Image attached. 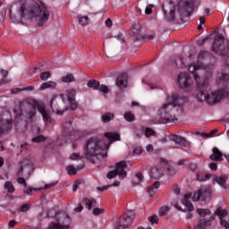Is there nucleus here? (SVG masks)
<instances>
[{"mask_svg": "<svg viewBox=\"0 0 229 229\" xmlns=\"http://www.w3.org/2000/svg\"><path fill=\"white\" fill-rule=\"evenodd\" d=\"M189 72L193 74V78L197 83L198 93L196 98L198 101L203 103L205 101L208 105H217L221 103L223 99H226L229 97L228 88H223L216 91H211L210 83L208 78H203L205 70L201 69V64H192L189 66Z\"/></svg>", "mask_w": 229, "mask_h": 229, "instance_id": "f257e3e1", "label": "nucleus"}, {"mask_svg": "<svg viewBox=\"0 0 229 229\" xmlns=\"http://www.w3.org/2000/svg\"><path fill=\"white\" fill-rule=\"evenodd\" d=\"M10 21L13 24H22L24 19H38V26H44L49 21V10L44 4L32 3L27 8L20 6L14 11L10 10Z\"/></svg>", "mask_w": 229, "mask_h": 229, "instance_id": "f03ea898", "label": "nucleus"}, {"mask_svg": "<svg viewBox=\"0 0 229 229\" xmlns=\"http://www.w3.org/2000/svg\"><path fill=\"white\" fill-rule=\"evenodd\" d=\"M187 97L174 93L167 97V102L157 111V115L163 123H176L180 115L183 114V105L187 103Z\"/></svg>", "mask_w": 229, "mask_h": 229, "instance_id": "7ed1b4c3", "label": "nucleus"}, {"mask_svg": "<svg viewBox=\"0 0 229 229\" xmlns=\"http://www.w3.org/2000/svg\"><path fill=\"white\" fill-rule=\"evenodd\" d=\"M105 137L109 140V143L106 145L101 138L94 137L86 141L84 157L87 158L92 164H96L98 157H106V151L112 142L115 140H121V136L114 132H106Z\"/></svg>", "mask_w": 229, "mask_h": 229, "instance_id": "20e7f679", "label": "nucleus"}, {"mask_svg": "<svg viewBox=\"0 0 229 229\" xmlns=\"http://www.w3.org/2000/svg\"><path fill=\"white\" fill-rule=\"evenodd\" d=\"M72 219L69 214L60 211L55 214V222H51L47 229H70Z\"/></svg>", "mask_w": 229, "mask_h": 229, "instance_id": "39448f33", "label": "nucleus"}, {"mask_svg": "<svg viewBox=\"0 0 229 229\" xmlns=\"http://www.w3.org/2000/svg\"><path fill=\"white\" fill-rule=\"evenodd\" d=\"M50 108L54 114L62 115L64 112H67L69 106L65 105V99H64V97L56 95L50 101Z\"/></svg>", "mask_w": 229, "mask_h": 229, "instance_id": "423d86ee", "label": "nucleus"}, {"mask_svg": "<svg viewBox=\"0 0 229 229\" xmlns=\"http://www.w3.org/2000/svg\"><path fill=\"white\" fill-rule=\"evenodd\" d=\"M177 7L181 17H191L194 12V0H180Z\"/></svg>", "mask_w": 229, "mask_h": 229, "instance_id": "0eeeda50", "label": "nucleus"}, {"mask_svg": "<svg viewBox=\"0 0 229 229\" xmlns=\"http://www.w3.org/2000/svg\"><path fill=\"white\" fill-rule=\"evenodd\" d=\"M135 219V213L133 211H127L118 218L115 223L116 229L129 228Z\"/></svg>", "mask_w": 229, "mask_h": 229, "instance_id": "6e6552de", "label": "nucleus"}, {"mask_svg": "<svg viewBox=\"0 0 229 229\" xmlns=\"http://www.w3.org/2000/svg\"><path fill=\"white\" fill-rule=\"evenodd\" d=\"M221 46H222V55L225 56V55H228V51H229L228 42L225 39V37H223V35H218L217 37L215 38V40L213 43L214 53H218Z\"/></svg>", "mask_w": 229, "mask_h": 229, "instance_id": "1a4fd4ad", "label": "nucleus"}, {"mask_svg": "<svg viewBox=\"0 0 229 229\" xmlns=\"http://www.w3.org/2000/svg\"><path fill=\"white\" fill-rule=\"evenodd\" d=\"M178 83L181 89L189 90L192 87V80L191 79V75H189L188 72L180 73L178 76Z\"/></svg>", "mask_w": 229, "mask_h": 229, "instance_id": "9d476101", "label": "nucleus"}, {"mask_svg": "<svg viewBox=\"0 0 229 229\" xmlns=\"http://www.w3.org/2000/svg\"><path fill=\"white\" fill-rule=\"evenodd\" d=\"M162 10L165 15V21H174L175 14H174V10H175V5L173 2H170L166 5H162Z\"/></svg>", "mask_w": 229, "mask_h": 229, "instance_id": "9b49d317", "label": "nucleus"}, {"mask_svg": "<svg viewBox=\"0 0 229 229\" xmlns=\"http://www.w3.org/2000/svg\"><path fill=\"white\" fill-rule=\"evenodd\" d=\"M211 196H212V190L210 188L200 189L194 192L192 200L199 201V199H201L202 201H205V199H208V198H210Z\"/></svg>", "mask_w": 229, "mask_h": 229, "instance_id": "f8f14e48", "label": "nucleus"}, {"mask_svg": "<svg viewBox=\"0 0 229 229\" xmlns=\"http://www.w3.org/2000/svg\"><path fill=\"white\" fill-rule=\"evenodd\" d=\"M126 167H128L126 161H121L119 163H116L114 171H116V174L120 177V180H124V178H126Z\"/></svg>", "mask_w": 229, "mask_h": 229, "instance_id": "ddd939ff", "label": "nucleus"}, {"mask_svg": "<svg viewBox=\"0 0 229 229\" xmlns=\"http://www.w3.org/2000/svg\"><path fill=\"white\" fill-rule=\"evenodd\" d=\"M12 119L4 120L3 118H0V135H4V133L10 131V130H12Z\"/></svg>", "mask_w": 229, "mask_h": 229, "instance_id": "4468645a", "label": "nucleus"}, {"mask_svg": "<svg viewBox=\"0 0 229 229\" xmlns=\"http://www.w3.org/2000/svg\"><path fill=\"white\" fill-rule=\"evenodd\" d=\"M140 30H142V26L139 23V21H134L131 30L130 35L139 40L140 38Z\"/></svg>", "mask_w": 229, "mask_h": 229, "instance_id": "2eb2a0df", "label": "nucleus"}, {"mask_svg": "<svg viewBox=\"0 0 229 229\" xmlns=\"http://www.w3.org/2000/svg\"><path fill=\"white\" fill-rule=\"evenodd\" d=\"M115 85L121 89H126V87H128V74L121 73L118 75L116 78Z\"/></svg>", "mask_w": 229, "mask_h": 229, "instance_id": "dca6fc26", "label": "nucleus"}, {"mask_svg": "<svg viewBox=\"0 0 229 229\" xmlns=\"http://www.w3.org/2000/svg\"><path fill=\"white\" fill-rule=\"evenodd\" d=\"M171 140H173V142H175V144L182 146V148H189V146H191V142L187 141V140L182 136L172 135Z\"/></svg>", "mask_w": 229, "mask_h": 229, "instance_id": "f3484780", "label": "nucleus"}, {"mask_svg": "<svg viewBox=\"0 0 229 229\" xmlns=\"http://www.w3.org/2000/svg\"><path fill=\"white\" fill-rule=\"evenodd\" d=\"M38 110L41 114L45 123H51V115L49 114V112L46 110V106H44V104L38 105Z\"/></svg>", "mask_w": 229, "mask_h": 229, "instance_id": "a211bd4d", "label": "nucleus"}, {"mask_svg": "<svg viewBox=\"0 0 229 229\" xmlns=\"http://www.w3.org/2000/svg\"><path fill=\"white\" fill-rule=\"evenodd\" d=\"M226 180H228V176L225 174L213 175V182L218 183L223 189H226Z\"/></svg>", "mask_w": 229, "mask_h": 229, "instance_id": "6ab92c4d", "label": "nucleus"}, {"mask_svg": "<svg viewBox=\"0 0 229 229\" xmlns=\"http://www.w3.org/2000/svg\"><path fill=\"white\" fill-rule=\"evenodd\" d=\"M213 154L209 157L210 160L216 161V162H223V153L219 148L216 147H214L213 149Z\"/></svg>", "mask_w": 229, "mask_h": 229, "instance_id": "aec40b11", "label": "nucleus"}, {"mask_svg": "<svg viewBox=\"0 0 229 229\" xmlns=\"http://www.w3.org/2000/svg\"><path fill=\"white\" fill-rule=\"evenodd\" d=\"M191 198H192V193L185 194L183 199H182V205H185L187 210L192 212V210H194V206L192 205V202L189 200Z\"/></svg>", "mask_w": 229, "mask_h": 229, "instance_id": "412c9836", "label": "nucleus"}, {"mask_svg": "<svg viewBox=\"0 0 229 229\" xmlns=\"http://www.w3.org/2000/svg\"><path fill=\"white\" fill-rule=\"evenodd\" d=\"M162 176H164L162 169L157 166H154L150 169V178H153L154 180H158L159 178H162Z\"/></svg>", "mask_w": 229, "mask_h": 229, "instance_id": "4be33fe9", "label": "nucleus"}, {"mask_svg": "<svg viewBox=\"0 0 229 229\" xmlns=\"http://www.w3.org/2000/svg\"><path fill=\"white\" fill-rule=\"evenodd\" d=\"M215 216H217L219 217L220 225H222V221H227V220H225V217L228 216V210L224 209L222 207H219L216 210Z\"/></svg>", "mask_w": 229, "mask_h": 229, "instance_id": "5701e85b", "label": "nucleus"}, {"mask_svg": "<svg viewBox=\"0 0 229 229\" xmlns=\"http://www.w3.org/2000/svg\"><path fill=\"white\" fill-rule=\"evenodd\" d=\"M83 205L88 208V210H92L93 207H96L98 205V202L94 199H89L85 198L82 200Z\"/></svg>", "mask_w": 229, "mask_h": 229, "instance_id": "b1692460", "label": "nucleus"}, {"mask_svg": "<svg viewBox=\"0 0 229 229\" xmlns=\"http://www.w3.org/2000/svg\"><path fill=\"white\" fill-rule=\"evenodd\" d=\"M62 83H74L76 81V77L72 73H67L61 77Z\"/></svg>", "mask_w": 229, "mask_h": 229, "instance_id": "393cba45", "label": "nucleus"}, {"mask_svg": "<svg viewBox=\"0 0 229 229\" xmlns=\"http://www.w3.org/2000/svg\"><path fill=\"white\" fill-rule=\"evenodd\" d=\"M207 226H212V223L205 219L200 220L193 229H207Z\"/></svg>", "mask_w": 229, "mask_h": 229, "instance_id": "a878e982", "label": "nucleus"}, {"mask_svg": "<svg viewBox=\"0 0 229 229\" xmlns=\"http://www.w3.org/2000/svg\"><path fill=\"white\" fill-rule=\"evenodd\" d=\"M159 187H160V182H159L158 181H156V182L149 187V189L148 190V192L149 196H154Z\"/></svg>", "mask_w": 229, "mask_h": 229, "instance_id": "bb28decb", "label": "nucleus"}, {"mask_svg": "<svg viewBox=\"0 0 229 229\" xmlns=\"http://www.w3.org/2000/svg\"><path fill=\"white\" fill-rule=\"evenodd\" d=\"M83 167H85V165L78 166L77 169L74 168V166H72V165H68L66 167V170H67L68 174L72 176V175L76 174V173H78V171H81V169H83Z\"/></svg>", "mask_w": 229, "mask_h": 229, "instance_id": "cd10ccee", "label": "nucleus"}, {"mask_svg": "<svg viewBox=\"0 0 229 229\" xmlns=\"http://www.w3.org/2000/svg\"><path fill=\"white\" fill-rule=\"evenodd\" d=\"M99 85H100L99 81L96 80H90L88 81L89 89H92L93 90H98Z\"/></svg>", "mask_w": 229, "mask_h": 229, "instance_id": "c85d7f7f", "label": "nucleus"}, {"mask_svg": "<svg viewBox=\"0 0 229 229\" xmlns=\"http://www.w3.org/2000/svg\"><path fill=\"white\" fill-rule=\"evenodd\" d=\"M77 20L81 26H87L89 24V16H77Z\"/></svg>", "mask_w": 229, "mask_h": 229, "instance_id": "c756f323", "label": "nucleus"}, {"mask_svg": "<svg viewBox=\"0 0 229 229\" xmlns=\"http://www.w3.org/2000/svg\"><path fill=\"white\" fill-rule=\"evenodd\" d=\"M66 97L68 98V101H74L76 99V89L66 90Z\"/></svg>", "mask_w": 229, "mask_h": 229, "instance_id": "7c9ffc66", "label": "nucleus"}, {"mask_svg": "<svg viewBox=\"0 0 229 229\" xmlns=\"http://www.w3.org/2000/svg\"><path fill=\"white\" fill-rule=\"evenodd\" d=\"M123 117L125 119V121H127L128 123H133V121H135V114H133V113L131 112H126L123 114Z\"/></svg>", "mask_w": 229, "mask_h": 229, "instance_id": "2f4dec72", "label": "nucleus"}, {"mask_svg": "<svg viewBox=\"0 0 229 229\" xmlns=\"http://www.w3.org/2000/svg\"><path fill=\"white\" fill-rule=\"evenodd\" d=\"M114 119V114L112 113H106L102 115L103 123H110Z\"/></svg>", "mask_w": 229, "mask_h": 229, "instance_id": "473e14b6", "label": "nucleus"}, {"mask_svg": "<svg viewBox=\"0 0 229 229\" xmlns=\"http://www.w3.org/2000/svg\"><path fill=\"white\" fill-rule=\"evenodd\" d=\"M197 213H198L201 217H205V216H210V214H212V212L210 211V209H203V208H198V209H197Z\"/></svg>", "mask_w": 229, "mask_h": 229, "instance_id": "72a5a7b5", "label": "nucleus"}, {"mask_svg": "<svg viewBox=\"0 0 229 229\" xmlns=\"http://www.w3.org/2000/svg\"><path fill=\"white\" fill-rule=\"evenodd\" d=\"M197 178L199 182H207V180H210L212 178V174H199Z\"/></svg>", "mask_w": 229, "mask_h": 229, "instance_id": "f704fd0d", "label": "nucleus"}, {"mask_svg": "<svg viewBox=\"0 0 229 229\" xmlns=\"http://www.w3.org/2000/svg\"><path fill=\"white\" fill-rule=\"evenodd\" d=\"M4 187L7 192L9 193L15 192V187H13V184L12 183V182H6L4 184Z\"/></svg>", "mask_w": 229, "mask_h": 229, "instance_id": "c9c22d12", "label": "nucleus"}, {"mask_svg": "<svg viewBox=\"0 0 229 229\" xmlns=\"http://www.w3.org/2000/svg\"><path fill=\"white\" fill-rule=\"evenodd\" d=\"M155 136H157V132L153 129L146 128V130H145V137L149 139V137H155Z\"/></svg>", "mask_w": 229, "mask_h": 229, "instance_id": "e433bc0d", "label": "nucleus"}, {"mask_svg": "<svg viewBox=\"0 0 229 229\" xmlns=\"http://www.w3.org/2000/svg\"><path fill=\"white\" fill-rule=\"evenodd\" d=\"M33 191H42V189L31 188V186H28V184H27L24 186L23 193L30 195V194H31V192H33Z\"/></svg>", "mask_w": 229, "mask_h": 229, "instance_id": "4c0bfd02", "label": "nucleus"}, {"mask_svg": "<svg viewBox=\"0 0 229 229\" xmlns=\"http://www.w3.org/2000/svg\"><path fill=\"white\" fill-rule=\"evenodd\" d=\"M175 65L177 67H180V69H183V67H185V63H183V58L182 57H177L175 59Z\"/></svg>", "mask_w": 229, "mask_h": 229, "instance_id": "58836bf2", "label": "nucleus"}, {"mask_svg": "<svg viewBox=\"0 0 229 229\" xmlns=\"http://www.w3.org/2000/svg\"><path fill=\"white\" fill-rule=\"evenodd\" d=\"M40 78H41L42 81H47V80H49V78H51V72H41Z\"/></svg>", "mask_w": 229, "mask_h": 229, "instance_id": "ea45409f", "label": "nucleus"}, {"mask_svg": "<svg viewBox=\"0 0 229 229\" xmlns=\"http://www.w3.org/2000/svg\"><path fill=\"white\" fill-rule=\"evenodd\" d=\"M217 78L220 80V81H227V80H229V73L226 74L223 72H218Z\"/></svg>", "mask_w": 229, "mask_h": 229, "instance_id": "a19ab883", "label": "nucleus"}, {"mask_svg": "<svg viewBox=\"0 0 229 229\" xmlns=\"http://www.w3.org/2000/svg\"><path fill=\"white\" fill-rule=\"evenodd\" d=\"M98 90H100V92H103V94H108V92L110 91V89H108V86L103 84H99L98 86Z\"/></svg>", "mask_w": 229, "mask_h": 229, "instance_id": "79ce46f5", "label": "nucleus"}, {"mask_svg": "<svg viewBox=\"0 0 229 229\" xmlns=\"http://www.w3.org/2000/svg\"><path fill=\"white\" fill-rule=\"evenodd\" d=\"M117 175H118L117 171L111 170L107 173L106 178H108V180H112V179L115 178V176H117Z\"/></svg>", "mask_w": 229, "mask_h": 229, "instance_id": "37998d69", "label": "nucleus"}, {"mask_svg": "<svg viewBox=\"0 0 229 229\" xmlns=\"http://www.w3.org/2000/svg\"><path fill=\"white\" fill-rule=\"evenodd\" d=\"M148 221L151 225H158V216L153 215L152 216H149Z\"/></svg>", "mask_w": 229, "mask_h": 229, "instance_id": "c03bdc74", "label": "nucleus"}, {"mask_svg": "<svg viewBox=\"0 0 229 229\" xmlns=\"http://www.w3.org/2000/svg\"><path fill=\"white\" fill-rule=\"evenodd\" d=\"M103 212H105V209L99 208H95L92 210L93 216H101V214H103Z\"/></svg>", "mask_w": 229, "mask_h": 229, "instance_id": "a18cd8bd", "label": "nucleus"}, {"mask_svg": "<svg viewBox=\"0 0 229 229\" xmlns=\"http://www.w3.org/2000/svg\"><path fill=\"white\" fill-rule=\"evenodd\" d=\"M169 212V207L165 206L159 208V216H165Z\"/></svg>", "mask_w": 229, "mask_h": 229, "instance_id": "49530a36", "label": "nucleus"}, {"mask_svg": "<svg viewBox=\"0 0 229 229\" xmlns=\"http://www.w3.org/2000/svg\"><path fill=\"white\" fill-rule=\"evenodd\" d=\"M46 140V137L44 135H39L32 139V142H44Z\"/></svg>", "mask_w": 229, "mask_h": 229, "instance_id": "de8ad7c7", "label": "nucleus"}, {"mask_svg": "<svg viewBox=\"0 0 229 229\" xmlns=\"http://www.w3.org/2000/svg\"><path fill=\"white\" fill-rule=\"evenodd\" d=\"M30 208H31V204L27 203V204L22 205L21 207L20 210H21V212H28L30 210Z\"/></svg>", "mask_w": 229, "mask_h": 229, "instance_id": "09e8293b", "label": "nucleus"}, {"mask_svg": "<svg viewBox=\"0 0 229 229\" xmlns=\"http://www.w3.org/2000/svg\"><path fill=\"white\" fill-rule=\"evenodd\" d=\"M114 38L120 42V44H124V36L123 33H118L116 36H114Z\"/></svg>", "mask_w": 229, "mask_h": 229, "instance_id": "8fccbe9b", "label": "nucleus"}, {"mask_svg": "<svg viewBox=\"0 0 229 229\" xmlns=\"http://www.w3.org/2000/svg\"><path fill=\"white\" fill-rule=\"evenodd\" d=\"M70 103V108L71 110H76L78 108V104H76V99L74 100H68Z\"/></svg>", "mask_w": 229, "mask_h": 229, "instance_id": "3c124183", "label": "nucleus"}, {"mask_svg": "<svg viewBox=\"0 0 229 229\" xmlns=\"http://www.w3.org/2000/svg\"><path fill=\"white\" fill-rule=\"evenodd\" d=\"M71 160H81V158H85V157L79 156L77 153H73L70 157Z\"/></svg>", "mask_w": 229, "mask_h": 229, "instance_id": "603ef678", "label": "nucleus"}, {"mask_svg": "<svg viewBox=\"0 0 229 229\" xmlns=\"http://www.w3.org/2000/svg\"><path fill=\"white\" fill-rule=\"evenodd\" d=\"M17 182L20 183L21 185H23V187L28 185V182H26V179H24L23 177H19L17 179Z\"/></svg>", "mask_w": 229, "mask_h": 229, "instance_id": "864d4df0", "label": "nucleus"}, {"mask_svg": "<svg viewBox=\"0 0 229 229\" xmlns=\"http://www.w3.org/2000/svg\"><path fill=\"white\" fill-rule=\"evenodd\" d=\"M167 171L171 176L176 174V169H174L173 166H168Z\"/></svg>", "mask_w": 229, "mask_h": 229, "instance_id": "5fc2aeb1", "label": "nucleus"}, {"mask_svg": "<svg viewBox=\"0 0 229 229\" xmlns=\"http://www.w3.org/2000/svg\"><path fill=\"white\" fill-rule=\"evenodd\" d=\"M110 187H112V185H106V186H103V187H98L97 191H98L99 192H103L108 189H110Z\"/></svg>", "mask_w": 229, "mask_h": 229, "instance_id": "6e6d98bb", "label": "nucleus"}, {"mask_svg": "<svg viewBox=\"0 0 229 229\" xmlns=\"http://www.w3.org/2000/svg\"><path fill=\"white\" fill-rule=\"evenodd\" d=\"M136 178L138 179V183H140V182H143L144 180V175L139 173V174H136Z\"/></svg>", "mask_w": 229, "mask_h": 229, "instance_id": "4d7b16f0", "label": "nucleus"}, {"mask_svg": "<svg viewBox=\"0 0 229 229\" xmlns=\"http://www.w3.org/2000/svg\"><path fill=\"white\" fill-rule=\"evenodd\" d=\"M142 154V148L140 147H136L134 148V155H141Z\"/></svg>", "mask_w": 229, "mask_h": 229, "instance_id": "13d9d810", "label": "nucleus"}, {"mask_svg": "<svg viewBox=\"0 0 229 229\" xmlns=\"http://www.w3.org/2000/svg\"><path fill=\"white\" fill-rule=\"evenodd\" d=\"M151 8H152V5L146 7L145 9L146 15H151V13H153V10Z\"/></svg>", "mask_w": 229, "mask_h": 229, "instance_id": "bf43d9fd", "label": "nucleus"}, {"mask_svg": "<svg viewBox=\"0 0 229 229\" xmlns=\"http://www.w3.org/2000/svg\"><path fill=\"white\" fill-rule=\"evenodd\" d=\"M209 168L211 169V171H217V164L210 163L209 164Z\"/></svg>", "mask_w": 229, "mask_h": 229, "instance_id": "052dcab7", "label": "nucleus"}, {"mask_svg": "<svg viewBox=\"0 0 229 229\" xmlns=\"http://www.w3.org/2000/svg\"><path fill=\"white\" fill-rule=\"evenodd\" d=\"M46 89H50L48 82H44V83L41 84V86H40V90H46Z\"/></svg>", "mask_w": 229, "mask_h": 229, "instance_id": "680f3d73", "label": "nucleus"}, {"mask_svg": "<svg viewBox=\"0 0 229 229\" xmlns=\"http://www.w3.org/2000/svg\"><path fill=\"white\" fill-rule=\"evenodd\" d=\"M0 74H1L2 77L7 78V77H8V71H6V70H1V71H0Z\"/></svg>", "mask_w": 229, "mask_h": 229, "instance_id": "e2e57ef3", "label": "nucleus"}, {"mask_svg": "<svg viewBox=\"0 0 229 229\" xmlns=\"http://www.w3.org/2000/svg\"><path fill=\"white\" fill-rule=\"evenodd\" d=\"M74 212L80 213L83 210V205L80 204L79 207L75 208Z\"/></svg>", "mask_w": 229, "mask_h": 229, "instance_id": "0e129e2a", "label": "nucleus"}, {"mask_svg": "<svg viewBox=\"0 0 229 229\" xmlns=\"http://www.w3.org/2000/svg\"><path fill=\"white\" fill-rule=\"evenodd\" d=\"M55 185H56V182L47 184V185H45V187L43 189L45 191H47V189H51V187H55Z\"/></svg>", "mask_w": 229, "mask_h": 229, "instance_id": "69168bd1", "label": "nucleus"}, {"mask_svg": "<svg viewBox=\"0 0 229 229\" xmlns=\"http://www.w3.org/2000/svg\"><path fill=\"white\" fill-rule=\"evenodd\" d=\"M112 24H113L112 20H111L110 18H108V19L106 21V26L107 28H112Z\"/></svg>", "mask_w": 229, "mask_h": 229, "instance_id": "338daca9", "label": "nucleus"}, {"mask_svg": "<svg viewBox=\"0 0 229 229\" xmlns=\"http://www.w3.org/2000/svg\"><path fill=\"white\" fill-rule=\"evenodd\" d=\"M146 38L147 40H153V38H155V34H148Z\"/></svg>", "mask_w": 229, "mask_h": 229, "instance_id": "774afa93", "label": "nucleus"}]
</instances>
